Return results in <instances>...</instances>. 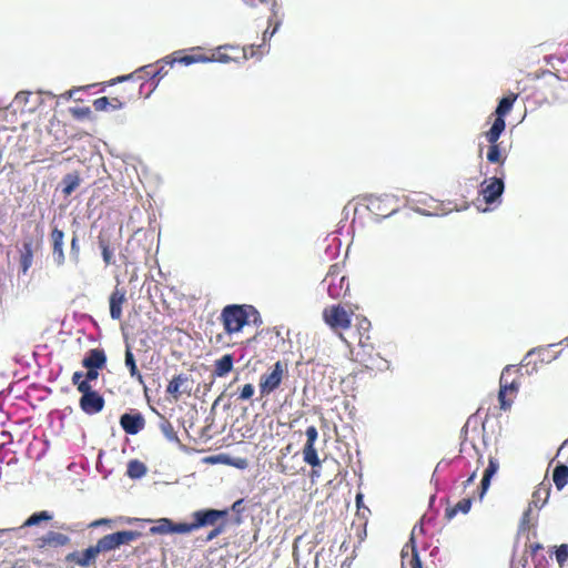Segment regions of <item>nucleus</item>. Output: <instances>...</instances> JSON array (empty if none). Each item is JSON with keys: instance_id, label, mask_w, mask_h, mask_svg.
Masks as SVG:
<instances>
[{"instance_id": "1", "label": "nucleus", "mask_w": 568, "mask_h": 568, "mask_svg": "<svg viewBox=\"0 0 568 568\" xmlns=\"http://www.w3.org/2000/svg\"><path fill=\"white\" fill-rule=\"evenodd\" d=\"M505 171L501 168L495 170V175L485 179L480 184V194L486 204L500 203L501 195L505 192Z\"/></svg>"}, {"instance_id": "2", "label": "nucleus", "mask_w": 568, "mask_h": 568, "mask_svg": "<svg viewBox=\"0 0 568 568\" xmlns=\"http://www.w3.org/2000/svg\"><path fill=\"white\" fill-rule=\"evenodd\" d=\"M221 320L224 329L232 334L237 333L246 324L247 313L245 305H227L223 308Z\"/></svg>"}, {"instance_id": "3", "label": "nucleus", "mask_w": 568, "mask_h": 568, "mask_svg": "<svg viewBox=\"0 0 568 568\" xmlns=\"http://www.w3.org/2000/svg\"><path fill=\"white\" fill-rule=\"evenodd\" d=\"M79 392L82 394L79 406L88 415L100 413L105 404L102 395L92 389L91 385H79Z\"/></svg>"}, {"instance_id": "4", "label": "nucleus", "mask_w": 568, "mask_h": 568, "mask_svg": "<svg viewBox=\"0 0 568 568\" xmlns=\"http://www.w3.org/2000/svg\"><path fill=\"white\" fill-rule=\"evenodd\" d=\"M324 322L333 329L348 328L351 326V317L344 307L333 305L323 311Z\"/></svg>"}, {"instance_id": "5", "label": "nucleus", "mask_w": 568, "mask_h": 568, "mask_svg": "<svg viewBox=\"0 0 568 568\" xmlns=\"http://www.w3.org/2000/svg\"><path fill=\"white\" fill-rule=\"evenodd\" d=\"M49 241L51 245V254L53 263L61 267L65 264V253H64V232L60 230L58 226L52 227Z\"/></svg>"}, {"instance_id": "6", "label": "nucleus", "mask_w": 568, "mask_h": 568, "mask_svg": "<svg viewBox=\"0 0 568 568\" xmlns=\"http://www.w3.org/2000/svg\"><path fill=\"white\" fill-rule=\"evenodd\" d=\"M283 375L282 363L276 362L270 374H265L260 381V392L262 395H268L274 392L281 384Z\"/></svg>"}, {"instance_id": "7", "label": "nucleus", "mask_w": 568, "mask_h": 568, "mask_svg": "<svg viewBox=\"0 0 568 568\" xmlns=\"http://www.w3.org/2000/svg\"><path fill=\"white\" fill-rule=\"evenodd\" d=\"M227 510L216 509H204L193 513V519L196 528L205 526H216L220 520H223L227 516Z\"/></svg>"}, {"instance_id": "8", "label": "nucleus", "mask_w": 568, "mask_h": 568, "mask_svg": "<svg viewBox=\"0 0 568 568\" xmlns=\"http://www.w3.org/2000/svg\"><path fill=\"white\" fill-rule=\"evenodd\" d=\"M122 429L129 435H135L145 427V419L140 412L125 413L120 417Z\"/></svg>"}, {"instance_id": "9", "label": "nucleus", "mask_w": 568, "mask_h": 568, "mask_svg": "<svg viewBox=\"0 0 568 568\" xmlns=\"http://www.w3.org/2000/svg\"><path fill=\"white\" fill-rule=\"evenodd\" d=\"M126 303V291L124 287L115 286L109 296L110 316L112 320L122 318V307Z\"/></svg>"}, {"instance_id": "10", "label": "nucleus", "mask_w": 568, "mask_h": 568, "mask_svg": "<svg viewBox=\"0 0 568 568\" xmlns=\"http://www.w3.org/2000/svg\"><path fill=\"white\" fill-rule=\"evenodd\" d=\"M69 542L70 538L67 535L53 530L36 539V546L39 549L63 547Z\"/></svg>"}, {"instance_id": "11", "label": "nucleus", "mask_w": 568, "mask_h": 568, "mask_svg": "<svg viewBox=\"0 0 568 568\" xmlns=\"http://www.w3.org/2000/svg\"><path fill=\"white\" fill-rule=\"evenodd\" d=\"M98 245L102 253V258L105 265L114 264V246L110 230H101L98 235Z\"/></svg>"}, {"instance_id": "12", "label": "nucleus", "mask_w": 568, "mask_h": 568, "mask_svg": "<svg viewBox=\"0 0 568 568\" xmlns=\"http://www.w3.org/2000/svg\"><path fill=\"white\" fill-rule=\"evenodd\" d=\"M166 393L178 400L183 394L191 393L190 378L185 374L174 376L168 387Z\"/></svg>"}, {"instance_id": "13", "label": "nucleus", "mask_w": 568, "mask_h": 568, "mask_svg": "<svg viewBox=\"0 0 568 568\" xmlns=\"http://www.w3.org/2000/svg\"><path fill=\"white\" fill-rule=\"evenodd\" d=\"M133 95L128 97H101L93 101V106L95 111H108V110H120L122 109L128 101H130Z\"/></svg>"}, {"instance_id": "14", "label": "nucleus", "mask_w": 568, "mask_h": 568, "mask_svg": "<svg viewBox=\"0 0 568 568\" xmlns=\"http://www.w3.org/2000/svg\"><path fill=\"white\" fill-rule=\"evenodd\" d=\"M154 72V64H148V65H144L140 69H138L135 72L131 73V74H128V75H123V77H118L115 79H112L111 81L108 82L109 85H113L118 82H122V81H125V80H134V79H138V80H148L150 81V85H152L153 88L156 87V82H155V77H152V73Z\"/></svg>"}, {"instance_id": "15", "label": "nucleus", "mask_w": 568, "mask_h": 568, "mask_svg": "<svg viewBox=\"0 0 568 568\" xmlns=\"http://www.w3.org/2000/svg\"><path fill=\"white\" fill-rule=\"evenodd\" d=\"M100 554V550L98 549L97 545L90 546L85 550L81 552H71L67 556L68 561H73L80 567H88L91 564L95 562V559L98 555Z\"/></svg>"}, {"instance_id": "16", "label": "nucleus", "mask_w": 568, "mask_h": 568, "mask_svg": "<svg viewBox=\"0 0 568 568\" xmlns=\"http://www.w3.org/2000/svg\"><path fill=\"white\" fill-rule=\"evenodd\" d=\"M245 50L240 49L237 47L224 45L220 47L217 52L213 54V59L220 62H230V61H239L241 59H245Z\"/></svg>"}, {"instance_id": "17", "label": "nucleus", "mask_w": 568, "mask_h": 568, "mask_svg": "<svg viewBox=\"0 0 568 568\" xmlns=\"http://www.w3.org/2000/svg\"><path fill=\"white\" fill-rule=\"evenodd\" d=\"M106 364V355L101 348L90 349L82 359V366L85 368H103Z\"/></svg>"}, {"instance_id": "18", "label": "nucleus", "mask_w": 568, "mask_h": 568, "mask_svg": "<svg viewBox=\"0 0 568 568\" xmlns=\"http://www.w3.org/2000/svg\"><path fill=\"white\" fill-rule=\"evenodd\" d=\"M551 490L550 483L542 481L538 485L536 490L532 493L531 501L529 504L530 507L542 508L549 499Z\"/></svg>"}, {"instance_id": "19", "label": "nucleus", "mask_w": 568, "mask_h": 568, "mask_svg": "<svg viewBox=\"0 0 568 568\" xmlns=\"http://www.w3.org/2000/svg\"><path fill=\"white\" fill-rule=\"evenodd\" d=\"M518 94L509 93L504 95L495 109V118L505 120L506 115L511 111L514 103L516 102Z\"/></svg>"}, {"instance_id": "20", "label": "nucleus", "mask_w": 568, "mask_h": 568, "mask_svg": "<svg viewBox=\"0 0 568 568\" xmlns=\"http://www.w3.org/2000/svg\"><path fill=\"white\" fill-rule=\"evenodd\" d=\"M171 61H174V63L179 62L184 65H190L192 63L211 61V59L203 54H185L182 51H176L173 53Z\"/></svg>"}, {"instance_id": "21", "label": "nucleus", "mask_w": 568, "mask_h": 568, "mask_svg": "<svg viewBox=\"0 0 568 568\" xmlns=\"http://www.w3.org/2000/svg\"><path fill=\"white\" fill-rule=\"evenodd\" d=\"M81 179L78 172L68 173L62 179V193L65 196L71 195L80 185Z\"/></svg>"}, {"instance_id": "22", "label": "nucleus", "mask_w": 568, "mask_h": 568, "mask_svg": "<svg viewBox=\"0 0 568 568\" xmlns=\"http://www.w3.org/2000/svg\"><path fill=\"white\" fill-rule=\"evenodd\" d=\"M506 129V121L496 119L494 120L490 129L485 132V138L488 143H498L499 138Z\"/></svg>"}, {"instance_id": "23", "label": "nucleus", "mask_w": 568, "mask_h": 568, "mask_svg": "<svg viewBox=\"0 0 568 568\" xmlns=\"http://www.w3.org/2000/svg\"><path fill=\"white\" fill-rule=\"evenodd\" d=\"M552 480L558 490H561L568 484V466L559 463L552 471Z\"/></svg>"}, {"instance_id": "24", "label": "nucleus", "mask_w": 568, "mask_h": 568, "mask_svg": "<svg viewBox=\"0 0 568 568\" xmlns=\"http://www.w3.org/2000/svg\"><path fill=\"white\" fill-rule=\"evenodd\" d=\"M514 367V365H507L501 372L499 390H504V394L507 392H517L519 389V383L517 381L514 379L508 382L507 379V375L513 372Z\"/></svg>"}, {"instance_id": "25", "label": "nucleus", "mask_w": 568, "mask_h": 568, "mask_svg": "<svg viewBox=\"0 0 568 568\" xmlns=\"http://www.w3.org/2000/svg\"><path fill=\"white\" fill-rule=\"evenodd\" d=\"M124 363H125V366L128 367V369L130 372V376L132 378L136 379L139 383L142 384L143 383V376L140 373V371L138 369V366H136V363H135V358H134V355H133L130 346H126Z\"/></svg>"}, {"instance_id": "26", "label": "nucleus", "mask_w": 568, "mask_h": 568, "mask_svg": "<svg viewBox=\"0 0 568 568\" xmlns=\"http://www.w3.org/2000/svg\"><path fill=\"white\" fill-rule=\"evenodd\" d=\"M280 24H281V22L277 21L275 23L274 28L272 29V31H268V29H266L264 31V33H263V43L257 47V50H254V44H251V58L256 57L257 59H261L262 55L265 52H267L265 42H266L267 39H271L276 33V31L280 28Z\"/></svg>"}, {"instance_id": "27", "label": "nucleus", "mask_w": 568, "mask_h": 568, "mask_svg": "<svg viewBox=\"0 0 568 568\" xmlns=\"http://www.w3.org/2000/svg\"><path fill=\"white\" fill-rule=\"evenodd\" d=\"M233 367V357L230 354L223 355L221 358L215 361L214 365V374L219 377H222L230 373Z\"/></svg>"}, {"instance_id": "28", "label": "nucleus", "mask_w": 568, "mask_h": 568, "mask_svg": "<svg viewBox=\"0 0 568 568\" xmlns=\"http://www.w3.org/2000/svg\"><path fill=\"white\" fill-rule=\"evenodd\" d=\"M116 541L118 548L122 545H129L130 542L139 539L141 537V532L136 530H122L113 532Z\"/></svg>"}, {"instance_id": "29", "label": "nucleus", "mask_w": 568, "mask_h": 568, "mask_svg": "<svg viewBox=\"0 0 568 568\" xmlns=\"http://www.w3.org/2000/svg\"><path fill=\"white\" fill-rule=\"evenodd\" d=\"M303 459L307 465H310L312 467L321 466V459L318 458L315 445H311V444L304 445Z\"/></svg>"}, {"instance_id": "30", "label": "nucleus", "mask_w": 568, "mask_h": 568, "mask_svg": "<svg viewBox=\"0 0 568 568\" xmlns=\"http://www.w3.org/2000/svg\"><path fill=\"white\" fill-rule=\"evenodd\" d=\"M174 61H171V57H166L156 63H154V72L152 77H155V82L158 83L163 77H165L169 72L168 67L172 68Z\"/></svg>"}, {"instance_id": "31", "label": "nucleus", "mask_w": 568, "mask_h": 568, "mask_svg": "<svg viewBox=\"0 0 568 568\" xmlns=\"http://www.w3.org/2000/svg\"><path fill=\"white\" fill-rule=\"evenodd\" d=\"M487 161L489 163H498L503 165L506 161V156L501 153V148L499 143H489L487 151Z\"/></svg>"}, {"instance_id": "32", "label": "nucleus", "mask_w": 568, "mask_h": 568, "mask_svg": "<svg viewBox=\"0 0 568 568\" xmlns=\"http://www.w3.org/2000/svg\"><path fill=\"white\" fill-rule=\"evenodd\" d=\"M146 473V466L138 460V459H132L129 462L128 464V469H126V475L130 477V478H141L142 476H144Z\"/></svg>"}, {"instance_id": "33", "label": "nucleus", "mask_w": 568, "mask_h": 568, "mask_svg": "<svg viewBox=\"0 0 568 568\" xmlns=\"http://www.w3.org/2000/svg\"><path fill=\"white\" fill-rule=\"evenodd\" d=\"M534 354H536V355L538 356V358H539V361H540V362H548V363H549V362H551L552 359H556V358L558 357V355H559V353H558L557 355H555V356H552V357L550 358V357H548V356H547V355H548V351H547V348H545V347H535V348L530 349V351L525 355V357H524V359H523V362H521V365H523V366H528V365H529L528 358H529L531 355H534Z\"/></svg>"}, {"instance_id": "34", "label": "nucleus", "mask_w": 568, "mask_h": 568, "mask_svg": "<svg viewBox=\"0 0 568 568\" xmlns=\"http://www.w3.org/2000/svg\"><path fill=\"white\" fill-rule=\"evenodd\" d=\"M51 519L52 515L47 510L34 513L21 525V528L37 526L42 521H49Z\"/></svg>"}, {"instance_id": "35", "label": "nucleus", "mask_w": 568, "mask_h": 568, "mask_svg": "<svg viewBox=\"0 0 568 568\" xmlns=\"http://www.w3.org/2000/svg\"><path fill=\"white\" fill-rule=\"evenodd\" d=\"M416 529L419 530L420 532H423L424 531L423 524L420 523L419 525H415V527L412 531V535H410L409 541L413 545V556H412V560H410V568H423V564H422L419 554H418V551L416 549V545H415L414 534H415Z\"/></svg>"}, {"instance_id": "36", "label": "nucleus", "mask_w": 568, "mask_h": 568, "mask_svg": "<svg viewBox=\"0 0 568 568\" xmlns=\"http://www.w3.org/2000/svg\"><path fill=\"white\" fill-rule=\"evenodd\" d=\"M95 545L100 552H108L118 548L115 537L113 534L103 536L97 541Z\"/></svg>"}, {"instance_id": "37", "label": "nucleus", "mask_w": 568, "mask_h": 568, "mask_svg": "<svg viewBox=\"0 0 568 568\" xmlns=\"http://www.w3.org/2000/svg\"><path fill=\"white\" fill-rule=\"evenodd\" d=\"M173 521L169 518H161L156 526L150 528L152 535H164L172 532Z\"/></svg>"}, {"instance_id": "38", "label": "nucleus", "mask_w": 568, "mask_h": 568, "mask_svg": "<svg viewBox=\"0 0 568 568\" xmlns=\"http://www.w3.org/2000/svg\"><path fill=\"white\" fill-rule=\"evenodd\" d=\"M81 257V246L79 236L77 233H73L71 243H70V258L74 264H78L80 262Z\"/></svg>"}, {"instance_id": "39", "label": "nucleus", "mask_w": 568, "mask_h": 568, "mask_svg": "<svg viewBox=\"0 0 568 568\" xmlns=\"http://www.w3.org/2000/svg\"><path fill=\"white\" fill-rule=\"evenodd\" d=\"M246 509V501L245 499H239L232 505V511L234 513V519L233 524H241L243 521L242 513Z\"/></svg>"}, {"instance_id": "40", "label": "nucleus", "mask_w": 568, "mask_h": 568, "mask_svg": "<svg viewBox=\"0 0 568 568\" xmlns=\"http://www.w3.org/2000/svg\"><path fill=\"white\" fill-rule=\"evenodd\" d=\"M555 556H556V560H557L558 565L560 567H564V565L568 560V545L561 544L559 546H556L555 547Z\"/></svg>"}, {"instance_id": "41", "label": "nucleus", "mask_w": 568, "mask_h": 568, "mask_svg": "<svg viewBox=\"0 0 568 568\" xmlns=\"http://www.w3.org/2000/svg\"><path fill=\"white\" fill-rule=\"evenodd\" d=\"M196 525L195 523H190V524H186V523H180V524H174L173 523V529H172V532H176V534H189L193 530H196Z\"/></svg>"}, {"instance_id": "42", "label": "nucleus", "mask_w": 568, "mask_h": 568, "mask_svg": "<svg viewBox=\"0 0 568 568\" xmlns=\"http://www.w3.org/2000/svg\"><path fill=\"white\" fill-rule=\"evenodd\" d=\"M499 469V462L495 457H489L488 466L484 471V476L493 478Z\"/></svg>"}, {"instance_id": "43", "label": "nucleus", "mask_w": 568, "mask_h": 568, "mask_svg": "<svg viewBox=\"0 0 568 568\" xmlns=\"http://www.w3.org/2000/svg\"><path fill=\"white\" fill-rule=\"evenodd\" d=\"M161 430L162 433L164 434V436L169 439V440H176L178 439V436H176V433L174 430V427L173 425L170 423V422H164L161 424Z\"/></svg>"}, {"instance_id": "44", "label": "nucleus", "mask_w": 568, "mask_h": 568, "mask_svg": "<svg viewBox=\"0 0 568 568\" xmlns=\"http://www.w3.org/2000/svg\"><path fill=\"white\" fill-rule=\"evenodd\" d=\"M71 114L79 120L88 119L91 116V110L89 106L84 108H72L70 109Z\"/></svg>"}, {"instance_id": "45", "label": "nucleus", "mask_w": 568, "mask_h": 568, "mask_svg": "<svg viewBox=\"0 0 568 568\" xmlns=\"http://www.w3.org/2000/svg\"><path fill=\"white\" fill-rule=\"evenodd\" d=\"M473 505V499L470 497L464 498L459 500L455 507L458 510V513L468 514Z\"/></svg>"}, {"instance_id": "46", "label": "nucleus", "mask_w": 568, "mask_h": 568, "mask_svg": "<svg viewBox=\"0 0 568 568\" xmlns=\"http://www.w3.org/2000/svg\"><path fill=\"white\" fill-rule=\"evenodd\" d=\"M305 435H306V443L305 444H311V445H315L317 438H318V432H317V428L315 426H308L305 430Z\"/></svg>"}, {"instance_id": "47", "label": "nucleus", "mask_w": 568, "mask_h": 568, "mask_svg": "<svg viewBox=\"0 0 568 568\" xmlns=\"http://www.w3.org/2000/svg\"><path fill=\"white\" fill-rule=\"evenodd\" d=\"M33 263V255L21 254L20 255V266L23 273H27Z\"/></svg>"}, {"instance_id": "48", "label": "nucleus", "mask_w": 568, "mask_h": 568, "mask_svg": "<svg viewBox=\"0 0 568 568\" xmlns=\"http://www.w3.org/2000/svg\"><path fill=\"white\" fill-rule=\"evenodd\" d=\"M490 481H491L490 477H486L483 475V478L480 480V486H479V493H478V497L480 500L485 497L487 490L489 489Z\"/></svg>"}, {"instance_id": "49", "label": "nucleus", "mask_w": 568, "mask_h": 568, "mask_svg": "<svg viewBox=\"0 0 568 568\" xmlns=\"http://www.w3.org/2000/svg\"><path fill=\"white\" fill-rule=\"evenodd\" d=\"M231 398H233V402L236 403L237 400H244L248 399V384H245L239 394L233 393L231 394Z\"/></svg>"}, {"instance_id": "50", "label": "nucleus", "mask_w": 568, "mask_h": 568, "mask_svg": "<svg viewBox=\"0 0 568 568\" xmlns=\"http://www.w3.org/2000/svg\"><path fill=\"white\" fill-rule=\"evenodd\" d=\"M83 373L82 372H74L71 382L74 386H77V389L79 390V385H90L88 381L82 379Z\"/></svg>"}, {"instance_id": "51", "label": "nucleus", "mask_w": 568, "mask_h": 568, "mask_svg": "<svg viewBox=\"0 0 568 568\" xmlns=\"http://www.w3.org/2000/svg\"><path fill=\"white\" fill-rule=\"evenodd\" d=\"M498 402L500 404V409L503 410H508L511 406V400L506 398L504 390H498Z\"/></svg>"}, {"instance_id": "52", "label": "nucleus", "mask_w": 568, "mask_h": 568, "mask_svg": "<svg viewBox=\"0 0 568 568\" xmlns=\"http://www.w3.org/2000/svg\"><path fill=\"white\" fill-rule=\"evenodd\" d=\"M530 515H531V507L529 506L527 510L524 511L523 514V517H521V520H520V525H519V529L520 530H525L528 528V524H529V520H530Z\"/></svg>"}, {"instance_id": "53", "label": "nucleus", "mask_w": 568, "mask_h": 568, "mask_svg": "<svg viewBox=\"0 0 568 568\" xmlns=\"http://www.w3.org/2000/svg\"><path fill=\"white\" fill-rule=\"evenodd\" d=\"M33 252H34L33 240L32 239L24 240L22 243L21 254L33 255Z\"/></svg>"}, {"instance_id": "54", "label": "nucleus", "mask_w": 568, "mask_h": 568, "mask_svg": "<svg viewBox=\"0 0 568 568\" xmlns=\"http://www.w3.org/2000/svg\"><path fill=\"white\" fill-rule=\"evenodd\" d=\"M363 499H364V495L362 493H357L356 497H355V503H356L358 511H361V509L363 508L362 516H365V511L369 513V509L364 506Z\"/></svg>"}, {"instance_id": "55", "label": "nucleus", "mask_w": 568, "mask_h": 568, "mask_svg": "<svg viewBox=\"0 0 568 568\" xmlns=\"http://www.w3.org/2000/svg\"><path fill=\"white\" fill-rule=\"evenodd\" d=\"M224 530V523H221L220 525L215 526L214 529H212L207 537H206V540H212L214 539L215 537H217L220 534H222V531Z\"/></svg>"}, {"instance_id": "56", "label": "nucleus", "mask_w": 568, "mask_h": 568, "mask_svg": "<svg viewBox=\"0 0 568 568\" xmlns=\"http://www.w3.org/2000/svg\"><path fill=\"white\" fill-rule=\"evenodd\" d=\"M251 322L254 325H261L262 324L261 315H260L258 311L253 305H251Z\"/></svg>"}, {"instance_id": "57", "label": "nucleus", "mask_w": 568, "mask_h": 568, "mask_svg": "<svg viewBox=\"0 0 568 568\" xmlns=\"http://www.w3.org/2000/svg\"><path fill=\"white\" fill-rule=\"evenodd\" d=\"M99 369L100 368H87V373H85V381H88V383L90 384L91 381H94L98 378L99 376Z\"/></svg>"}, {"instance_id": "58", "label": "nucleus", "mask_w": 568, "mask_h": 568, "mask_svg": "<svg viewBox=\"0 0 568 568\" xmlns=\"http://www.w3.org/2000/svg\"><path fill=\"white\" fill-rule=\"evenodd\" d=\"M458 514V510L455 506L446 508L445 517L447 520H452L456 515Z\"/></svg>"}, {"instance_id": "59", "label": "nucleus", "mask_w": 568, "mask_h": 568, "mask_svg": "<svg viewBox=\"0 0 568 568\" xmlns=\"http://www.w3.org/2000/svg\"><path fill=\"white\" fill-rule=\"evenodd\" d=\"M477 469H478V468H476V469H475V470L469 475V477L464 481L463 486H464V488H465V489H466L467 487H469V486L474 483V480L476 479V477H477Z\"/></svg>"}, {"instance_id": "60", "label": "nucleus", "mask_w": 568, "mask_h": 568, "mask_svg": "<svg viewBox=\"0 0 568 568\" xmlns=\"http://www.w3.org/2000/svg\"><path fill=\"white\" fill-rule=\"evenodd\" d=\"M111 520L110 519H105V518H102V519H98L95 521H93L90 527H98L100 525H106V524H110Z\"/></svg>"}, {"instance_id": "61", "label": "nucleus", "mask_w": 568, "mask_h": 568, "mask_svg": "<svg viewBox=\"0 0 568 568\" xmlns=\"http://www.w3.org/2000/svg\"><path fill=\"white\" fill-rule=\"evenodd\" d=\"M541 548H542V546L540 544H535L534 546H531V551H532V554H536Z\"/></svg>"}, {"instance_id": "62", "label": "nucleus", "mask_w": 568, "mask_h": 568, "mask_svg": "<svg viewBox=\"0 0 568 568\" xmlns=\"http://www.w3.org/2000/svg\"><path fill=\"white\" fill-rule=\"evenodd\" d=\"M567 444H568V439L559 447L557 455H560L562 453V450L565 449Z\"/></svg>"}, {"instance_id": "63", "label": "nucleus", "mask_w": 568, "mask_h": 568, "mask_svg": "<svg viewBox=\"0 0 568 568\" xmlns=\"http://www.w3.org/2000/svg\"><path fill=\"white\" fill-rule=\"evenodd\" d=\"M11 530L12 529H0V535H6V534H8Z\"/></svg>"}, {"instance_id": "64", "label": "nucleus", "mask_w": 568, "mask_h": 568, "mask_svg": "<svg viewBox=\"0 0 568 568\" xmlns=\"http://www.w3.org/2000/svg\"><path fill=\"white\" fill-rule=\"evenodd\" d=\"M327 290H328V294H329L331 296H334L333 288H332V286H331V285L328 286V288H327Z\"/></svg>"}]
</instances>
